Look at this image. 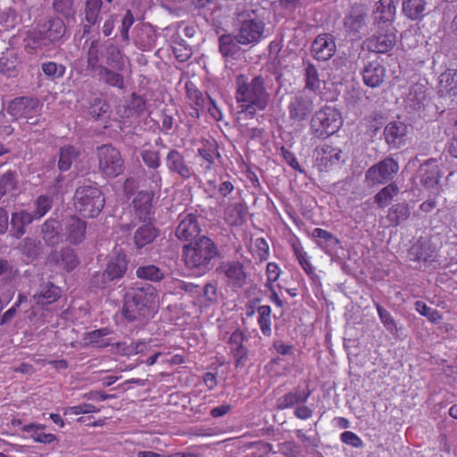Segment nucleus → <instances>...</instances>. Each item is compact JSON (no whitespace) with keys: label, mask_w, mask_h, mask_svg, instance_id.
Wrapping results in <instances>:
<instances>
[{"label":"nucleus","mask_w":457,"mask_h":457,"mask_svg":"<svg viewBox=\"0 0 457 457\" xmlns=\"http://www.w3.org/2000/svg\"><path fill=\"white\" fill-rule=\"evenodd\" d=\"M235 98L241 113L247 118H254L256 113L264 111L270 103V96L265 87L264 79L258 75L249 81L245 74H238L235 80Z\"/></svg>","instance_id":"1"},{"label":"nucleus","mask_w":457,"mask_h":457,"mask_svg":"<svg viewBox=\"0 0 457 457\" xmlns=\"http://www.w3.org/2000/svg\"><path fill=\"white\" fill-rule=\"evenodd\" d=\"M182 253L185 265L202 275L210 270L211 262L219 254V251L211 238L203 236L195 243L185 245Z\"/></svg>","instance_id":"2"},{"label":"nucleus","mask_w":457,"mask_h":457,"mask_svg":"<svg viewBox=\"0 0 457 457\" xmlns=\"http://www.w3.org/2000/svg\"><path fill=\"white\" fill-rule=\"evenodd\" d=\"M157 298L156 289L151 285L130 288L125 295L122 314L129 321L145 318Z\"/></svg>","instance_id":"3"},{"label":"nucleus","mask_w":457,"mask_h":457,"mask_svg":"<svg viewBox=\"0 0 457 457\" xmlns=\"http://www.w3.org/2000/svg\"><path fill=\"white\" fill-rule=\"evenodd\" d=\"M76 211L84 218H95L102 212L105 198L99 187L87 185L79 187L73 197Z\"/></svg>","instance_id":"4"},{"label":"nucleus","mask_w":457,"mask_h":457,"mask_svg":"<svg viewBox=\"0 0 457 457\" xmlns=\"http://www.w3.org/2000/svg\"><path fill=\"white\" fill-rule=\"evenodd\" d=\"M129 266V259L122 249L116 248L111 253L107 259L105 269L103 272H96L92 278V285L104 288L110 282L121 279Z\"/></svg>","instance_id":"5"},{"label":"nucleus","mask_w":457,"mask_h":457,"mask_svg":"<svg viewBox=\"0 0 457 457\" xmlns=\"http://www.w3.org/2000/svg\"><path fill=\"white\" fill-rule=\"evenodd\" d=\"M343 125L341 112L335 107L324 106L311 120V133L317 138H326L339 130Z\"/></svg>","instance_id":"6"},{"label":"nucleus","mask_w":457,"mask_h":457,"mask_svg":"<svg viewBox=\"0 0 457 457\" xmlns=\"http://www.w3.org/2000/svg\"><path fill=\"white\" fill-rule=\"evenodd\" d=\"M97 169L104 179H115L125 170V162L120 150L111 144L96 147Z\"/></svg>","instance_id":"7"},{"label":"nucleus","mask_w":457,"mask_h":457,"mask_svg":"<svg viewBox=\"0 0 457 457\" xmlns=\"http://www.w3.org/2000/svg\"><path fill=\"white\" fill-rule=\"evenodd\" d=\"M396 29L393 25L378 27L375 33L365 40L367 49L377 54H387L396 45Z\"/></svg>","instance_id":"8"},{"label":"nucleus","mask_w":457,"mask_h":457,"mask_svg":"<svg viewBox=\"0 0 457 457\" xmlns=\"http://www.w3.org/2000/svg\"><path fill=\"white\" fill-rule=\"evenodd\" d=\"M398 170L397 162L391 157H387L369 168L365 178L372 185L383 184L391 180Z\"/></svg>","instance_id":"9"},{"label":"nucleus","mask_w":457,"mask_h":457,"mask_svg":"<svg viewBox=\"0 0 457 457\" xmlns=\"http://www.w3.org/2000/svg\"><path fill=\"white\" fill-rule=\"evenodd\" d=\"M6 112L14 120H31L40 112L39 101L37 98L17 97L10 102Z\"/></svg>","instance_id":"10"},{"label":"nucleus","mask_w":457,"mask_h":457,"mask_svg":"<svg viewBox=\"0 0 457 457\" xmlns=\"http://www.w3.org/2000/svg\"><path fill=\"white\" fill-rule=\"evenodd\" d=\"M314 108L313 101L304 95H296L289 102L288 117L293 124H301L306 120Z\"/></svg>","instance_id":"11"},{"label":"nucleus","mask_w":457,"mask_h":457,"mask_svg":"<svg viewBox=\"0 0 457 457\" xmlns=\"http://www.w3.org/2000/svg\"><path fill=\"white\" fill-rule=\"evenodd\" d=\"M165 165L170 173L175 174L184 180L195 176V170L181 152L170 150L165 157Z\"/></svg>","instance_id":"12"},{"label":"nucleus","mask_w":457,"mask_h":457,"mask_svg":"<svg viewBox=\"0 0 457 457\" xmlns=\"http://www.w3.org/2000/svg\"><path fill=\"white\" fill-rule=\"evenodd\" d=\"M196 157L199 158L200 168L206 173L213 170L216 160L220 157L219 145L214 139H203L197 148Z\"/></svg>","instance_id":"13"},{"label":"nucleus","mask_w":457,"mask_h":457,"mask_svg":"<svg viewBox=\"0 0 457 457\" xmlns=\"http://www.w3.org/2000/svg\"><path fill=\"white\" fill-rule=\"evenodd\" d=\"M226 282L234 291H237L246 284L247 273L244 264L238 261L224 262L220 267Z\"/></svg>","instance_id":"14"},{"label":"nucleus","mask_w":457,"mask_h":457,"mask_svg":"<svg viewBox=\"0 0 457 457\" xmlns=\"http://www.w3.org/2000/svg\"><path fill=\"white\" fill-rule=\"evenodd\" d=\"M87 222L76 215L69 216L62 221V237L72 245L81 243L86 237Z\"/></svg>","instance_id":"15"},{"label":"nucleus","mask_w":457,"mask_h":457,"mask_svg":"<svg viewBox=\"0 0 457 457\" xmlns=\"http://www.w3.org/2000/svg\"><path fill=\"white\" fill-rule=\"evenodd\" d=\"M316 165L320 171H328L340 165L342 150L330 145L317 148Z\"/></svg>","instance_id":"16"},{"label":"nucleus","mask_w":457,"mask_h":457,"mask_svg":"<svg viewBox=\"0 0 457 457\" xmlns=\"http://www.w3.org/2000/svg\"><path fill=\"white\" fill-rule=\"evenodd\" d=\"M179 225L176 228V237L181 241H191L201 233L197 216L194 213H181L179 216Z\"/></svg>","instance_id":"17"},{"label":"nucleus","mask_w":457,"mask_h":457,"mask_svg":"<svg viewBox=\"0 0 457 457\" xmlns=\"http://www.w3.org/2000/svg\"><path fill=\"white\" fill-rule=\"evenodd\" d=\"M336 50L334 37L328 33L318 35L311 46L312 55L318 61L329 60L335 54Z\"/></svg>","instance_id":"18"},{"label":"nucleus","mask_w":457,"mask_h":457,"mask_svg":"<svg viewBox=\"0 0 457 457\" xmlns=\"http://www.w3.org/2000/svg\"><path fill=\"white\" fill-rule=\"evenodd\" d=\"M245 341L246 336L240 328L234 330L228 340L229 353L234 358L236 367L245 365L248 359V349L245 345Z\"/></svg>","instance_id":"19"},{"label":"nucleus","mask_w":457,"mask_h":457,"mask_svg":"<svg viewBox=\"0 0 457 457\" xmlns=\"http://www.w3.org/2000/svg\"><path fill=\"white\" fill-rule=\"evenodd\" d=\"M264 31V24L254 20L245 21L241 23L236 35L237 43L247 45L259 41Z\"/></svg>","instance_id":"20"},{"label":"nucleus","mask_w":457,"mask_h":457,"mask_svg":"<svg viewBox=\"0 0 457 457\" xmlns=\"http://www.w3.org/2000/svg\"><path fill=\"white\" fill-rule=\"evenodd\" d=\"M22 67V62L18 53L12 48H7L0 56V74L7 78H15L19 75Z\"/></svg>","instance_id":"21"},{"label":"nucleus","mask_w":457,"mask_h":457,"mask_svg":"<svg viewBox=\"0 0 457 457\" xmlns=\"http://www.w3.org/2000/svg\"><path fill=\"white\" fill-rule=\"evenodd\" d=\"M396 14V4L393 0H379L375 4L373 17L378 27L393 25Z\"/></svg>","instance_id":"22"},{"label":"nucleus","mask_w":457,"mask_h":457,"mask_svg":"<svg viewBox=\"0 0 457 457\" xmlns=\"http://www.w3.org/2000/svg\"><path fill=\"white\" fill-rule=\"evenodd\" d=\"M386 72V68L379 61L369 62L361 71L363 82L370 87H378L383 84Z\"/></svg>","instance_id":"23"},{"label":"nucleus","mask_w":457,"mask_h":457,"mask_svg":"<svg viewBox=\"0 0 457 457\" xmlns=\"http://www.w3.org/2000/svg\"><path fill=\"white\" fill-rule=\"evenodd\" d=\"M61 288L53 282L43 281L33 295V299L37 305H49L61 298Z\"/></svg>","instance_id":"24"},{"label":"nucleus","mask_w":457,"mask_h":457,"mask_svg":"<svg viewBox=\"0 0 457 457\" xmlns=\"http://www.w3.org/2000/svg\"><path fill=\"white\" fill-rule=\"evenodd\" d=\"M407 126L401 121L389 122L384 130L386 143L392 148H399L405 142Z\"/></svg>","instance_id":"25"},{"label":"nucleus","mask_w":457,"mask_h":457,"mask_svg":"<svg viewBox=\"0 0 457 457\" xmlns=\"http://www.w3.org/2000/svg\"><path fill=\"white\" fill-rule=\"evenodd\" d=\"M135 216L142 222L150 220L153 209V196L148 192L137 193L133 200Z\"/></svg>","instance_id":"26"},{"label":"nucleus","mask_w":457,"mask_h":457,"mask_svg":"<svg viewBox=\"0 0 457 457\" xmlns=\"http://www.w3.org/2000/svg\"><path fill=\"white\" fill-rule=\"evenodd\" d=\"M437 90L441 97L457 96V69H447L441 73Z\"/></svg>","instance_id":"27"},{"label":"nucleus","mask_w":457,"mask_h":457,"mask_svg":"<svg viewBox=\"0 0 457 457\" xmlns=\"http://www.w3.org/2000/svg\"><path fill=\"white\" fill-rule=\"evenodd\" d=\"M62 225L54 218L47 219L41 226V234L47 245H56L62 240Z\"/></svg>","instance_id":"28"},{"label":"nucleus","mask_w":457,"mask_h":457,"mask_svg":"<svg viewBox=\"0 0 457 457\" xmlns=\"http://www.w3.org/2000/svg\"><path fill=\"white\" fill-rule=\"evenodd\" d=\"M36 219L31 212L20 210L12 212L11 217V234L15 238H21L25 233V227L32 223Z\"/></svg>","instance_id":"29"},{"label":"nucleus","mask_w":457,"mask_h":457,"mask_svg":"<svg viewBox=\"0 0 457 457\" xmlns=\"http://www.w3.org/2000/svg\"><path fill=\"white\" fill-rule=\"evenodd\" d=\"M158 234V229L151 222H144L134 233V244L137 249H141L153 243Z\"/></svg>","instance_id":"30"},{"label":"nucleus","mask_w":457,"mask_h":457,"mask_svg":"<svg viewBox=\"0 0 457 457\" xmlns=\"http://www.w3.org/2000/svg\"><path fill=\"white\" fill-rule=\"evenodd\" d=\"M45 428L46 425L44 424L29 423L24 425L21 430L28 433L29 437L36 443L50 445L57 441L56 436L52 433L44 432Z\"/></svg>","instance_id":"31"},{"label":"nucleus","mask_w":457,"mask_h":457,"mask_svg":"<svg viewBox=\"0 0 457 457\" xmlns=\"http://www.w3.org/2000/svg\"><path fill=\"white\" fill-rule=\"evenodd\" d=\"M312 237L317 240V245L326 253L329 250H336L340 245V240L337 237L328 230L320 228H315L312 232Z\"/></svg>","instance_id":"32"},{"label":"nucleus","mask_w":457,"mask_h":457,"mask_svg":"<svg viewBox=\"0 0 457 457\" xmlns=\"http://www.w3.org/2000/svg\"><path fill=\"white\" fill-rule=\"evenodd\" d=\"M428 0H403V12L411 21L422 20L427 12Z\"/></svg>","instance_id":"33"},{"label":"nucleus","mask_w":457,"mask_h":457,"mask_svg":"<svg viewBox=\"0 0 457 457\" xmlns=\"http://www.w3.org/2000/svg\"><path fill=\"white\" fill-rule=\"evenodd\" d=\"M111 334L109 328H101L87 333L84 339L92 347L105 348L113 345L112 340L107 337Z\"/></svg>","instance_id":"34"},{"label":"nucleus","mask_w":457,"mask_h":457,"mask_svg":"<svg viewBox=\"0 0 457 457\" xmlns=\"http://www.w3.org/2000/svg\"><path fill=\"white\" fill-rule=\"evenodd\" d=\"M423 174L420 182L427 189H434L439 185L442 172L438 165L433 164L430 161L423 165Z\"/></svg>","instance_id":"35"},{"label":"nucleus","mask_w":457,"mask_h":457,"mask_svg":"<svg viewBox=\"0 0 457 457\" xmlns=\"http://www.w3.org/2000/svg\"><path fill=\"white\" fill-rule=\"evenodd\" d=\"M312 395V391L307 389L306 391L301 390L299 387L293 391L287 393L279 399V409H288L296 404L305 403Z\"/></svg>","instance_id":"36"},{"label":"nucleus","mask_w":457,"mask_h":457,"mask_svg":"<svg viewBox=\"0 0 457 457\" xmlns=\"http://www.w3.org/2000/svg\"><path fill=\"white\" fill-rule=\"evenodd\" d=\"M367 13L361 6L352 8L345 18V29L353 33H358L365 25Z\"/></svg>","instance_id":"37"},{"label":"nucleus","mask_w":457,"mask_h":457,"mask_svg":"<svg viewBox=\"0 0 457 457\" xmlns=\"http://www.w3.org/2000/svg\"><path fill=\"white\" fill-rule=\"evenodd\" d=\"M46 29L42 30L44 38L50 42H56L61 39L66 30L65 24L61 18H52L45 25Z\"/></svg>","instance_id":"38"},{"label":"nucleus","mask_w":457,"mask_h":457,"mask_svg":"<svg viewBox=\"0 0 457 457\" xmlns=\"http://www.w3.org/2000/svg\"><path fill=\"white\" fill-rule=\"evenodd\" d=\"M103 5L102 0H87L85 3V20L87 25L84 26V32H88L91 26L100 21V12Z\"/></svg>","instance_id":"39"},{"label":"nucleus","mask_w":457,"mask_h":457,"mask_svg":"<svg viewBox=\"0 0 457 457\" xmlns=\"http://www.w3.org/2000/svg\"><path fill=\"white\" fill-rule=\"evenodd\" d=\"M104 50L103 46L97 40H93L88 47L87 54V68L92 71H98L101 67L100 63L103 58Z\"/></svg>","instance_id":"40"},{"label":"nucleus","mask_w":457,"mask_h":457,"mask_svg":"<svg viewBox=\"0 0 457 457\" xmlns=\"http://www.w3.org/2000/svg\"><path fill=\"white\" fill-rule=\"evenodd\" d=\"M431 255L430 245L420 240L414 243L408 250L409 259L412 262H428Z\"/></svg>","instance_id":"41"},{"label":"nucleus","mask_w":457,"mask_h":457,"mask_svg":"<svg viewBox=\"0 0 457 457\" xmlns=\"http://www.w3.org/2000/svg\"><path fill=\"white\" fill-rule=\"evenodd\" d=\"M410 217V208L405 203H398L388 210L387 220L392 226H398Z\"/></svg>","instance_id":"42"},{"label":"nucleus","mask_w":457,"mask_h":457,"mask_svg":"<svg viewBox=\"0 0 457 457\" xmlns=\"http://www.w3.org/2000/svg\"><path fill=\"white\" fill-rule=\"evenodd\" d=\"M100 79L110 87L119 89L124 88V78L118 71L106 66L101 67L97 71Z\"/></svg>","instance_id":"43"},{"label":"nucleus","mask_w":457,"mask_h":457,"mask_svg":"<svg viewBox=\"0 0 457 457\" xmlns=\"http://www.w3.org/2000/svg\"><path fill=\"white\" fill-rule=\"evenodd\" d=\"M105 62L109 66L108 68H112L118 71H122L124 70V56L117 46L110 45L105 48Z\"/></svg>","instance_id":"44"},{"label":"nucleus","mask_w":457,"mask_h":457,"mask_svg":"<svg viewBox=\"0 0 457 457\" xmlns=\"http://www.w3.org/2000/svg\"><path fill=\"white\" fill-rule=\"evenodd\" d=\"M140 156L144 164L151 170H157L161 166V157L158 150H155L150 144L143 145Z\"/></svg>","instance_id":"45"},{"label":"nucleus","mask_w":457,"mask_h":457,"mask_svg":"<svg viewBox=\"0 0 457 457\" xmlns=\"http://www.w3.org/2000/svg\"><path fill=\"white\" fill-rule=\"evenodd\" d=\"M136 275L140 279L153 282H160L165 277L164 272L154 264L139 266L136 270Z\"/></svg>","instance_id":"46"},{"label":"nucleus","mask_w":457,"mask_h":457,"mask_svg":"<svg viewBox=\"0 0 457 457\" xmlns=\"http://www.w3.org/2000/svg\"><path fill=\"white\" fill-rule=\"evenodd\" d=\"M257 322L263 336L270 337L271 328V308L270 305H261L257 308Z\"/></svg>","instance_id":"47"},{"label":"nucleus","mask_w":457,"mask_h":457,"mask_svg":"<svg viewBox=\"0 0 457 457\" xmlns=\"http://www.w3.org/2000/svg\"><path fill=\"white\" fill-rule=\"evenodd\" d=\"M154 42V34L151 28L142 25L136 29V45L141 49H149Z\"/></svg>","instance_id":"48"},{"label":"nucleus","mask_w":457,"mask_h":457,"mask_svg":"<svg viewBox=\"0 0 457 457\" xmlns=\"http://www.w3.org/2000/svg\"><path fill=\"white\" fill-rule=\"evenodd\" d=\"M18 249L26 256L29 258H36L42 251V245L37 238L25 237L20 242Z\"/></svg>","instance_id":"49"},{"label":"nucleus","mask_w":457,"mask_h":457,"mask_svg":"<svg viewBox=\"0 0 457 457\" xmlns=\"http://www.w3.org/2000/svg\"><path fill=\"white\" fill-rule=\"evenodd\" d=\"M398 192V187L395 183H391L383 187L375 195V203L378 205L379 208H385L391 203Z\"/></svg>","instance_id":"50"},{"label":"nucleus","mask_w":457,"mask_h":457,"mask_svg":"<svg viewBox=\"0 0 457 457\" xmlns=\"http://www.w3.org/2000/svg\"><path fill=\"white\" fill-rule=\"evenodd\" d=\"M79 152L73 145H66L60 149L58 167L62 171L70 170L72 161L76 159Z\"/></svg>","instance_id":"51"},{"label":"nucleus","mask_w":457,"mask_h":457,"mask_svg":"<svg viewBox=\"0 0 457 457\" xmlns=\"http://www.w3.org/2000/svg\"><path fill=\"white\" fill-rule=\"evenodd\" d=\"M18 179L15 170H7L0 176V198L17 189Z\"/></svg>","instance_id":"52"},{"label":"nucleus","mask_w":457,"mask_h":457,"mask_svg":"<svg viewBox=\"0 0 457 457\" xmlns=\"http://www.w3.org/2000/svg\"><path fill=\"white\" fill-rule=\"evenodd\" d=\"M305 87L316 92L320 90L321 80L317 68L312 63H308L304 70Z\"/></svg>","instance_id":"53"},{"label":"nucleus","mask_w":457,"mask_h":457,"mask_svg":"<svg viewBox=\"0 0 457 457\" xmlns=\"http://www.w3.org/2000/svg\"><path fill=\"white\" fill-rule=\"evenodd\" d=\"M186 95L187 99L193 103L196 107L204 108L206 99L202 91L195 86L194 82L188 80L185 84Z\"/></svg>","instance_id":"54"},{"label":"nucleus","mask_w":457,"mask_h":457,"mask_svg":"<svg viewBox=\"0 0 457 457\" xmlns=\"http://www.w3.org/2000/svg\"><path fill=\"white\" fill-rule=\"evenodd\" d=\"M53 8L54 12L66 20H74L76 11L74 8L73 0H54Z\"/></svg>","instance_id":"55"},{"label":"nucleus","mask_w":457,"mask_h":457,"mask_svg":"<svg viewBox=\"0 0 457 457\" xmlns=\"http://www.w3.org/2000/svg\"><path fill=\"white\" fill-rule=\"evenodd\" d=\"M219 43L220 52L224 57H232L239 50V46L230 35H222Z\"/></svg>","instance_id":"56"},{"label":"nucleus","mask_w":457,"mask_h":457,"mask_svg":"<svg viewBox=\"0 0 457 457\" xmlns=\"http://www.w3.org/2000/svg\"><path fill=\"white\" fill-rule=\"evenodd\" d=\"M35 209L31 212L36 220H40L52 208L53 200L47 195H39L35 201Z\"/></svg>","instance_id":"57"},{"label":"nucleus","mask_w":457,"mask_h":457,"mask_svg":"<svg viewBox=\"0 0 457 457\" xmlns=\"http://www.w3.org/2000/svg\"><path fill=\"white\" fill-rule=\"evenodd\" d=\"M45 76L52 79H61L64 76L66 67L55 62H46L41 64Z\"/></svg>","instance_id":"58"},{"label":"nucleus","mask_w":457,"mask_h":457,"mask_svg":"<svg viewBox=\"0 0 457 457\" xmlns=\"http://www.w3.org/2000/svg\"><path fill=\"white\" fill-rule=\"evenodd\" d=\"M414 306L420 315L426 317L432 323H437L443 319V315L439 311L428 306L422 301H416Z\"/></svg>","instance_id":"59"},{"label":"nucleus","mask_w":457,"mask_h":457,"mask_svg":"<svg viewBox=\"0 0 457 457\" xmlns=\"http://www.w3.org/2000/svg\"><path fill=\"white\" fill-rule=\"evenodd\" d=\"M253 255L260 262L267 261L270 257V246L263 237H258L254 240Z\"/></svg>","instance_id":"60"},{"label":"nucleus","mask_w":457,"mask_h":457,"mask_svg":"<svg viewBox=\"0 0 457 457\" xmlns=\"http://www.w3.org/2000/svg\"><path fill=\"white\" fill-rule=\"evenodd\" d=\"M375 307L384 327L391 333L396 331L397 324L392 314L378 303H375Z\"/></svg>","instance_id":"61"},{"label":"nucleus","mask_w":457,"mask_h":457,"mask_svg":"<svg viewBox=\"0 0 457 457\" xmlns=\"http://www.w3.org/2000/svg\"><path fill=\"white\" fill-rule=\"evenodd\" d=\"M112 345L115 346L116 353L121 355L129 356L142 352L144 344L141 342H133L130 345H127L124 342H118L115 344L113 343Z\"/></svg>","instance_id":"62"},{"label":"nucleus","mask_w":457,"mask_h":457,"mask_svg":"<svg viewBox=\"0 0 457 457\" xmlns=\"http://www.w3.org/2000/svg\"><path fill=\"white\" fill-rule=\"evenodd\" d=\"M282 270L280 266L275 262H270L266 265V283L265 287L274 286V283L278 281L281 276Z\"/></svg>","instance_id":"63"},{"label":"nucleus","mask_w":457,"mask_h":457,"mask_svg":"<svg viewBox=\"0 0 457 457\" xmlns=\"http://www.w3.org/2000/svg\"><path fill=\"white\" fill-rule=\"evenodd\" d=\"M109 111V104L105 100L96 98L89 107V113L95 119L102 118Z\"/></svg>","instance_id":"64"}]
</instances>
